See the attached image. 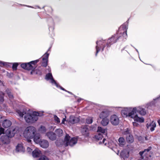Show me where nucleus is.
Listing matches in <instances>:
<instances>
[{
	"instance_id": "c85d7f7f",
	"label": "nucleus",
	"mask_w": 160,
	"mask_h": 160,
	"mask_svg": "<svg viewBox=\"0 0 160 160\" xmlns=\"http://www.w3.org/2000/svg\"><path fill=\"white\" fill-rule=\"evenodd\" d=\"M106 131V130L105 129L101 127H98V129L97 130V132L99 133L101 132V134L102 133L104 134L105 133Z\"/></svg>"
},
{
	"instance_id": "f03ea898",
	"label": "nucleus",
	"mask_w": 160,
	"mask_h": 160,
	"mask_svg": "<svg viewBox=\"0 0 160 160\" xmlns=\"http://www.w3.org/2000/svg\"><path fill=\"white\" fill-rule=\"evenodd\" d=\"M17 113L19 116L22 117L24 116V118L26 122L28 123H32L36 121L38 119V116H41L42 114L35 112L32 114L26 113V112L18 110L17 111Z\"/></svg>"
},
{
	"instance_id": "412c9836",
	"label": "nucleus",
	"mask_w": 160,
	"mask_h": 160,
	"mask_svg": "<svg viewBox=\"0 0 160 160\" xmlns=\"http://www.w3.org/2000/svg\"><path fill=\"white\" fill-rule=\"evenodd\" d=\"M126 139L127 142L129 143H132L134 141V138L132 135H128V136H126Z\"/></svg>"
},
{
	"instance_id": "a211bd4d",
	"label": "nucleus",
	"mask_w": 160,
	"mask_h": 160,
	"mask_svg": "<svg viewBox=\"0 0 160 160\" xmlns=\"http://www.w3.org/2000/svg\"><path fill=\"white\" fill-rule=\"evenodd\" d=\"M79 121V120L78 118L73 116H70L69 122L71 123L74 124L78 122Z\"/></svg>"
},
{
	"instance_id": "393cba45",
	"label": "nucleus",
	"mask_w": 160,
	"mask_h": 160,
	"mask_svg": "<svg viewBox=\"0 0 160 160\" xmlns=\"http://www.w3.org/2000/svg\"><path fill=\"white\" fill-rule=\"evenodd\" d=\"M119 146L123 147L125 144L126 142L124 138L122 137H120L118 139Z\"/></svg>"
},
{
	"instance_id": "4c0bfd02",
	"label": "nucleus",
	"mask_w": 160,
	"mask_h": 160,
	"mask_svg": "<svg viewBox=\"0 0 160 160\" xmlns=\"http://www.w3.org/2000/svg\"><path fill=\"white\" fill-rule=\"evenodd\" d=\"M7 92H8V91H7ZM7 94H8V97H9V98H10L12 99L13 98V95H12V93L11 92H7Z\"/></svg>"
},
{
	"instance_id": "20e7f679",
	"label": "nucleus",
	"mask_w": 160,
	"mask_h": 160,
	"mask_svg": "<svg viewBox=\"0 0 160 160\" xmlns=\"http://www.w3.org/2000/svg\"><path fill=\"white\" fill-rule=\"evenodd\" d=\"M36 130L35 128L32 126L28 127L23 133L24 136L26 138L31 139L33 138Z\"/></svg>"
},
{
	"instance_id": "b1692460",
	"label": "nucleus",
	"mask_w": 160,
	"mask_h": 160,
	"mask_svg": "<svg viewBox=\"0 0 160 160\" xmlns=\"http://www.w3.org/2000/svg\"><path fill=\"white\" fill-rule=\"evenodd\" d=\"M108 116V113L107 111H102L99 115V117L101 118H106Z\"/></svg>"
},
{
	"instance_id": "39448f33",
	"label": "nucleus",
	"mask_w": 160,
	"mask_h": 160,
	"mask_svg": "<svg viewBox=\"0 0 160 160\" xmlns=\"http://www.w3.org/2000/svg\"><path fill=\"white\" fill-rule=\"evenodd\" d=\"M70 138V137L67 134L65 137L64 142V143L66 146H72L77 143L78 139L77 138L73 137L71 139Z\"/></svg>"
},
{
	"instance_id": "2eb2a0df",
	"label": "nucleus",
	"mask_w": 160,
	"mask_h": 160,
	"mask_svg": "<svg viewBox=\"0 0 160 160\" xmlns=\"http://www.w3.org/2000/svg\"><path fill=\"white\" fill-rule=\"evenodd\" d=\"M25 151V148L22 144H18L16 147V151L18 152H23Z\"/></svg>"
},
{
	"instance_id": "6ab92c4d",
	"label": "nucleus",
	"mask_w": 160,
	"mask_h": 160,
	"mask_svg": "<svg viewBox=\"0 0 160 160\" xmlns=\"http://www.w3.org/2000/svg\"><path fill=\"white\" fill-rule=\"evenodd\" d=\"M12 122L9 120H5L3 121L2 125L5 128H8L10 126Z\"/></svg>"
},
{
	"instance_id": "6e6552de",
	"label": "nucleus",
	"mask_w": 160,
	"mask_h": 160,
	"mask_svg": "<svg viewBox=\"0 0 160 160\" xmlns=\"http://www.w3.org/2000/svg\"><path fill=\"white\" fill-rule=\"evenodd\" d=\"M106 43L105 41L103 40L98 41L96 42L97 44L96 46V56H97L98 53L100 51L101 49L102 51L103 50L104 48L105 47V43Z\"/></svg>"
},
{
	"instance_id": "de8ad7c7",
	"label": "nucleus",
	"mask_w": 160,
	"mask_h": 160,
	"mask_svg": "<svg viewBox=\"0 0 160 160\" xmlns=\"http://www.w3.org/2000/svg\"><path fill=\"white\" fill-rule=\"evenodd\" d=\"M158 122L159 125L160 126V119L158 120Z\"/></svg>"
},
{
	"instance_id": "37998d69",
	"label": "nucleus",
	"mask_w": 160,
	"mask_h": 160,
	"mask_svg": "<svg viewBox=\"0 0 160 160\" xmlns=\"http://www.w3.org/2000/svg\"><path fill=\"white\" fill-rule=\"evenodd\" d=\"M65 117H66L65 116ZM63 118L62 119V122L61 123L62 124H64V122L66 120V118Z\"/></svg>"
},
{
	"instance_id": "72a5a7b5",
	"label": "nucleus",
	"mask_w": 160,
	"mask_h": 160,
	"mask_svg": "<svg viewBox=\"0 0 160 160\" xmlns=\"http://www.w3.org/2000/svg\"><path fill=\"white\" fill-rule=\"evenodd\" d=\"M54 117L55 120L57 123H59L60 122V119L56 115H54Z\"/></svg>"
},
{
	"instance_id": "79ce46f5",
	"label": "nucleus",
	"mask_w": 160,
	"mask_h": 160,
	"mask_svg": "<svg viewBox=\"0 0 160 160\" xmlns=\"http://www.w3.org/2000/svg\"><path fill=\"white\" fill-rule=\"evenodd\" d=\"M58 87H60V88L62 90H64V91H67L66 90H65V89H64V88H63L62 87H61V86H60L59 85H58Z\"/></svg>"
},
{
	"instance_id": "7c9ffc66",
	"label": "nucleus",
	"mask_w": 160,
	"mask_h": 160,
	"mask_svg": "<svg viewBox=\"0 0 160 160\" xmlns=\"http://www.w3.org/2000/svg\"><path fill=\"white\" fill-rule=\"evenodd\" d=\"M86 122L88 124L92 123L93 122L92 118L91 117H88L86 119Z\"/></svg>"
},
{
	"instance_id": "e433bc0d",
	"label": "nucleus",
	"mask_w": 160,
	"mask_h": 160,
	"mask_svg": "<svg viewBox=\"0 0 160 160\" xmlns=\"http://www.w3.org/2000/svg\"><path fill=\"white\" fill-rule=\"evenodd\" d=\"M38 160H48V159L46 156H42L39 158Z\"/></svg>"
},
{
	"instance_id": "dca6fc26",
	"label": "nucleus",
	"mask_w": 160,
	"mask_h": 160,
	"mask_svg": "<svg viewBox=\"0 0 160 160\" xmlns=\"http://www.w3.org/2000/svg\"><path fill=\"white\" fill-rule=\"evenodd\" d=\"M32 154L34 158H38L41 155V153L40 151L37 148L32 152Z\"/></svg>"
},
{
	"instance_id": "5fc2aeb1",
	"label": "nucleus",
	"mask_w": 160,
	"mask_h": 160,
	"mask_svg": "<svg viewBox=\"0 0 160 160\" xmlns=\"http://www.w3.org/2000/svg\"><path fill=\"white\" fill-rule=\"evenodd\" d=\"M136 123H133V124L134 125H135V124H136Z\"/></svg>"
},
{
	"instance_id": "2f4dec72",
	"label": "nucleus",
	"mask_w": 160,
	"mask_h": 160,
	"mask_svg": "<svg viewBox=\"0 0 160 160\" xmlns=\"http://www.w3.org/2000/svg\"><path fill=\"white\" fill-rule=\"evenodd\" d=\"M103 137L102 134L101 133H98V134L95 136V138L96 139L98 140H100Z\"/></svg>"
},
{
	"instance_id": "c03bdc74",
	"label": "nucleus",
	"mask_w": 160,
	"mask_h": 160,
	"mask_svg": "<svg viewBox=\"0 0 160 160\" xmlns=\"http://www.w3.org/2000/svg\"><path fill=\"white\" fill-rule=\"evenodd\" d=\"M1 63H2L4 66H6L8 64L7 62H1Z\"/></svg>"
},
{
	"instance_id": "0eeeda50",
	"label": "nucleus",
	"mask_w": 160,
	"mask_h": 160,
	"mask_svg": "<svg viewBox=\"0 0 160 160\" xmlns=\"http://www.w3.org/2000/svg\"><path fill=\"white\" fill-rule=\"evenodd\" d=\"M38 61V59L36 60L31 61L30 62L22 63L21 64V66L22 68L28 70H31L33 68V67L31 65V64L35 65L37 63Z\"/></svg>"
},
{
	"instance_id": "1a4fd4ad",
	"label": "nucleus",
	"mask_w": 160,
	"mask_h": 160,
	"mask_svg": "<svg viewBox=\"0 0 160 160\" xmlns=\"http://www.w3.org/2000/svg\"><path fill=\"white\" fill-rule=\"evenodd\" d=\"M89 126L87 125H83L81 127V132L85 137H88L89 135Z\"/></svg>"
},
{
	"instance_id": "4be33fe9",
	"label": "nucleus",
	"mask_w": 160,
	"mask_h": 160,
	"mask_svg": "<svg viewBox=\"0 0 160 160\" xmlns=\"http://www.w3.org/2000/svg\"><path fill=\"white\" fill-rule=\"evenodd\" d=\"M137 112L139 113L142 115H144L146 113L145 109L140 107H138L137 108Z\"/></svg>"
},
{
	"instance_id": "cd10ccee",
	"label": "nucleus",
	"mask_w": 160,
	"mask_h": 160,
	"mask_svg": "<svg viewBox=\"0 0 160 160\" xmlns=\"http://www.w3.org/2000/svg\"><path fill=\"white\" fill-rule=\"evenodd\" d=\"M129 152L126 151H122L120 153V155L123 158H128L129 157Z\"/></svg>"
},
{
	"instance_id": "4468645a",
	"label": "nucleus",
	"mask_w": 160,
	"mask_h": 160,
	"mask_svg": "<svg viewBox=\"0 0 160 160\" xmlns=\"http://www.w3.org/2000/svg\"><path fill=\"white\" fill-rule=\"evenodd\" d=\"M47 136L51 140H55L56 138V134L52 132H49L47 133Z\"/></svg>"
},
{
	"instance_id": "3c124183",
	"label": "nucleus",
	"mask_w": 160,
	"mask_h": 160,
	"mask_svg": "<svg viewBox=\"0 0 160 160\" xmlns=\"http://www.w3.org/2000/svg\"><path fill=\"white\" fill-rule=\"evenodd\" d=\"M67 92H68L69 93H70V94H71V92H69V91H67Z\"/></svg>"
},
{
	"instance_id": "9b49d317",
	"label": "nucleus",
	"mask_w": 160,
	"mask_h": 160,
	"mask_svg": "<svg viewBox=\"0 0 160 160\" xmlns=\"http://www.w3.org/2000/svg\"><path fill=\"white\" fill-rule=\"evenodd\" d=\"M49 54L46 52L43 56L42 58L43 62L42 63V66L44 67H47L48 65V58Z\"/></svg>"
},
{
	"instance_id": "09e8293b",
	"label": "nucleus",
	"mask_w": 160,
	"mask_h": 160,
	"mask_svg": "<svg viewBox=\"0 0 160 160\" xmlns=\"http://www.w3.org/2000/svg\"><path fill=\"white\" fill-rule=\"evenodd\" d=\"M41 128H45V127H43L42 126H41Z\"/></svg>"
},
{
	"instance_id": "f8f14e48",
	"label": "nucleus",
	"mask_w": 160,
	"mask_h": 160,
	"mask_svg": "<svg viewBox=\"0 0 160 160\" xmlns=\"http://www.w3.org/2000/svg\"><path fill=\"white\" fill-rule=\"evenodd\" d=\"M46 78L47 80H51V82L52 83H54L57 87H58V84L53 78L52 74L51 73H48L47 74L46 76Z\"/></svg>"
},
{
	"instance_id": "ddd939ff",
	"label": "nucleus",
	"mask_w": 160,
	"mask_h": 160,
	"mask_svg": "<svg viewBox=\"0 0 160 160\" xmlns=\"http://www.w3.org/2000/svg\"><path fill=\"white\" fill-rule=\"evenodd\" d=\"M39 144L40 146L43 148H47L48 147L49 145L48 141L46 140H42L40 142Z\"/></svg>"
},
{
	"instance_id": "aec40b11",
	"label": "nucleus",
	"mask_w": 160,
	"mask_h": 160,
	"mask_svg": "<svg viewBox=\"0 0 160 160\" xmlns=\"http://www.w3.org/2000/svg\"><path fill=\"white\" fill-rule=\"evenodd\" d=\"M137 112V108L136 107L134 108L131 111L128 113V116L132 118H134Z\"/></svg>"
},
{
	"instance_id": "864d4df0",
	"label": "nucleus",
	"mask_w": 160,
	"mask_h": 160,
	"mask_svg": "<svg viewBox=\"0 0 160 160\" xmlns=\"http://www.w3.org/2000/svg\"><path fill=\"white\" fill-rule=\"evenodd\" d=\"M2 118V116L0 115V118Z\"/></svg>"
},
{
	"instance_id": "9d476101",
	"label": "nucleus",
	"mask_w": 160,
	"mask_h": 160,
	"mask_svg": "<svg viewBox=\"0 0 160 160\" xmlns=\"http://www.w3.org/2000/svg\"><path fill=\"white\" fill-rule=\"evenodd\" d=\"M111 123L114 126H117L119 124V119L117 115H113L111 116Z\"/></svg>"
},
{
	"instance_id": "c9c22d12",
	"label": "nucleus",
	"mask_w": 160,
	"mask_h": 160,
	"mask_svg": "<svg viewBox=\"0 0 160 160\" xmlns=\"http://www.w3.org/2000/svg\"><path fill=\"white\" fill-rule=\"evenodd\" d=\"M107 141L106 140L105 138H104L102 141V142L104 143L105 145L107 146L108 147H109V144L108 142V144L107 143Z\"/></svg>"
},
{
	"instance_id": "58836bf2",
	"label": "nucleus",
	"mask_w": 160,
	"mask_h": 160,
	"mask_svg": "<svg viewBox=\"0 0 160 160\" xmlns=\"http://www.w3.org/2000/svg\"><path fill=\"white\" fill-rule=\"evenodd\" d=\"M122 113H123L124 114L126 115L127 116H128V113H127L126 110H124L122 111Z\"/></svg>"
},
{
	"instance_id": "bb28decb",
	"label": "nucleus",
	"mask_w": 160,
	"mask_h": 160,
	"mask_svg": "<svg viewBox=\"0 0 160 160\" xmlns=\"http://www.w3.org/2000/svg\"><path fill=\"white\" fill-rule=\"evenodd\" d=\"M56 135L58 137H61L62 135L63 131L61 129H56L55 131Z\"/></svg>"
},
{
	"instance_id": "f257e3e1",
	"label": "nucleus",
	"mask_w": 160,
	"mask_h": 160,
	"mask_svg": "<svg viewBox=\"0 0 160 160\" xmlns=\"http://www.w3.org/2000/svg\"><path fill=\"white\" fill-rule=\"evenodd\" d=\"M16 132L15 128L12 127L8 129L4 133V129L2 128H0V135L2 134H4L0 138V141L3 144L9 143L10 142V138L13 137Z\"/></svg>"
},
{
	"instance_id": "8fccbe9b",
	"label": "nucleus",
	"mask_w": 160,
	"mask_h": 160,
	"mask_svg": "<svg viewBox=\"0 0 160 160\" xmlns=\"http://www.w3.org/2000/svg\"><path fill=\"white\" fill-rule=\"evenodd\" d=\"M145 139L146 140H147V137H145Z\"/></svg>"
},
{
	"instance_id": "f3484780",
	"label": "nucleus",
	"mask_w": 160,
	"mask_h": 160,
	"mask_svg": "<svg viewBox=\"0 0 160 160\" xmlns=\"http://www.w3.org/2000/svg\"><path fill=\"white\" fill-rule=\"evenodd\" d=\"M41 136L38 133H36L33 137L34 142L36 143H39L40 141L42 140L41 139Z\"/></svg>"
},
{
	"instance_id": "473e14b6",
	"label": "nucleus",
	"mask_w": 160,
	"mask_h": 160,
	"mask_svg": "<svg viewBox=\"0 0 160 160\" xmlns=\"http://www.w3.org/2000/svg\"><path fill=\"white\" fill-rule=\"evenodd\" d=\"M123 134L124 135H126V136H128V135H132L130 134V130L129 128H127L124 131Z\"/></svg>"
},
{
	"instance_id": "ea45409f",
	"label": "nucleus",
	"mask_w": 160,
	"mask_h": 160,
	"mask_svg": "<svg viewBox=\"0 0 160 160\" xmlns=\"http://www.w3.org/2000/svg\"><path fill=\"white\" fill-rule=\"evenodd\" d=\"M3 101V96L2 95H0V102H2Z\"/></svg>"
},
{
	"instance_id": "a878e982",
	"label": "nucleus",
	"mask_w": 160,
	"mask_h": 160,
	"mask_svg": "<svg viewBox=\"0 0 160 160\" xmlns=\"http://www.w3.org/2000/svg\"><path fill=\"white\" fill-rule=\"evenodd\" d=\"M133 119L134 121L140 122H142L144 121V119L142 117H139L137 114H135Z\"/></svg>"
},
{
	"instance_id": "a18cd8bd",
	"label": "nucleus",
	"mask_w": 160,
	"mask_h": 160,
	"mask_svg": "<svg viewBox=\"0 0 160 160\" xmlns=\"http://www.w3.org/2000/svg\"><path fill=\"white\" fill-rule=\"evenodd\" d=\"M109 43H110V42H108L107 43V45L108 47L109 46Z\"/></svg>"
},
{
	"instance_id": "f704fd0d",
	"label": "nucleus",
	"mask_w": 160,
	"mask_h": 160,
	"mask_svg": "<svg viewBox=\"0 0 160 160\" xmlns=\"http://www.w3.org/2000/svg\"><path fill=\"white\" fill-rule=\"evenodd\" d=\"M18 65V63H15L13 64L12 68L13 70H17Z\"/></svg>"
},
{
	"instance_id": "a19ab883",
	"label": "nucleus",
	"mask_w": 160,
	"mask_h": 160,
	"mask_svg": "<svg viewBox=\"0 0 160 160\" xmlns=\"http://www.w3.org/2000/svg\"><path fill=\"white\" fill-rule=\"evenodd\" d=\"M32 150L30 148L28 147L27 148V151L28 152H31Z\"/></svg>"
},
{
	"instance_id": "c756f323",
	"label": "nucleus",
	"mask_w": 160,
	"mask_h": 160,
	"mask_svg": "<svg viewBox=\"0 0 160 160\" xmlns=\"http://www.w3.org/2000/svg\"><path fill=\"white\" fill-rule=\"evenodd\" d=\"M109 122V120L107 118H103L101 121V124L103 126H106Z\"/></svg>"
},
{
	"instance_id": "49530a36",
	"label": "nucleus",
	"mask_w": 160,
	"mask_h": 160,
	"mask_svg": "<svg viewBox=\"0 0 160 160\" xmlns=\"http://www.w3.org/2000/svg\"><path fill=\"white\" fill-rule=\"evenodd\" d=\"M28 142H30L31 141V140L30 139H28L27 140Z\"/></svg>"
},
{
	"instance_id": "423d86ee",
	"label": "nucleus",
	"mask_w": 160,
	"mask_h": 160,
	"mask_svg": "<svg viewBox=\"0 0 160 160\" xmlns=\"http://www.w3.org/2000/svg\"><path fill=\"white\" fill-rule=\"evenodd\" d=\"M151 147H149L148 148L145 149L143 151L140 152L139 154L141 156L140 158L138 160H150L149 157H150L149 152L151 149Z\"/></svg>"
},
{
	"instance_id": "5701e85b",
	"label": "nucleus",
	"mask_w": 160,
	"mask_h": 160,
	"mask_svg": "<svg viewBox=\"0 0 160 160\" xmlns=\"http://www.w3.org/2000/svg\"><path fill=\"white\" fill-rule=\"evenodd\" d=\"M147 127L148 128H150L151 131H153L154 130V128L156 127V124L155 122H152L149 124H147Z\"/></svg>"
},
{
	"instance_id": "603ef678",
	"label": "nucleus",
	"mask_w": 160,
	"mask_h": 160,
	"mask_svg": "<svg viewBox=\"0 0 160 160\" xmlns=\"http://www.w3.org/2000/svg\"><path fill=\"white\" fill-rule=\"evenodd\" d=\"M67 92H68L69 93H70V94H71V92H69V91H67Z\"/></svg>"
},
{
	"instance_id": "7ed1b4c3",
	"label": "nucleus",
	"mask_w": 160,
	"mask_h": 160,
	"mask_svg": "<svg viewBox=\"0 0 160 160\" xmlns=\"http://www.w3.org/2000/svg\"><path fill=\"white\" fill-rule=\"evenodd\" d=\"M128 29L125 24L121 25L116 33L111 37V44L116 42L122 37L126 38L127 36V31Z\"/></svg>"
}]
</instances>
